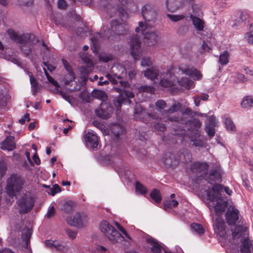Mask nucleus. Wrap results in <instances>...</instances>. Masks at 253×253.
I'll use <instances>...</instances> for the list:
<instances>
[{"label":"nucleus","mask_w":253,"mask_h":253,"mask_svg":"<svg viewBox=\"0 0 253 253\" xmlns=\"http://www.w3.org/2000/svg\"><path fill=\"white\" fill-rule=\"evenodd\" d=\"M68 249V247L65 244L57 241L54 250L64 252L67 251Z\"/></svg>","instance_id":"48"},{"label":"nucleus","mask_w":253,"mask_h":253,"mask_svg":"<svg viewBox=\"0 0 253 253\" xmlns=\"http://www.w3.org/2000/svg\"><path fill=\"white\" fill-rule=\"evenodd\" d=\"M115 225L118 228V229L124 234L126 236V237L128 239H130L129 235L127 233L126 231L124 229L123 226H122L118 222H115Z\"/></svg>","instance_id":"59"},{"label":"nucleus","mask_w":253,"mask_h":253,"mask_svg":"<svg viewBox=\"0 0 253 253\" xmlns=\"http://www.w3.org/2000/svg\"><path fill=\"white\" fill-rule=\"evenodd\" d=\"M209 166L206 163L196 162L191 164V171L195 172H203L204 174L205 172H207Z\"/></svg>","instance_id":"23"},{"label":"nucleus","mask_w":253,"mask_h":253,"mask_svg":"<svg viewBox=\"0 0 253 253\" xmlns=\"http://www.w3.org/2000/svg\"><path fill=\"white\" fill-rule=\"evenodd\" d=\"M111 29H108L104 30L103 33L101 34V36L108 39H111V35L113 34H117L118 35H123L127 32V29L126 25L123 23L119 22L116 20H112L111 22Z\"/></svg>","instance_id":"7"},{"label":"nucleus","mask_w":253,"mask_h":253,"mask_svg":"<svg viewBox=\"0 0 253 253\" xmlns=\"http://www.w3.org/2000/svg\"><path fill=\"white\" fill-rule=\"evenodd\" d=\"M154 127L156 129L161 132H164L166 129L165 125L161 123H157L155 124Z\"/></svg>","instance_id":"60"},{"label":"nucleus","mask_w":253,"mask_h":253,"mask_svg":"<svg viewBox=\"0 0 253 253\" xmlns=\"http://www.w3.org/2000/svg\"><path fill=\"white\" fill-rule=\"evenodd\" d=\"M202 177L207 182L212 185L221 180V175L219 171L215 169H210L209 173L207 172Z\"/></svg>","instance_id":"14"},{"label":"nucleus","mask_w":253,"mask_h":253,"mask_svg":"<svg viewBox=\"0 0 253 253\" xmlns=\"http://www.w3.org/2000/svg\"><path fill=\"white\" fill-rule=\"evenodd\" d=\"M159 75V70L156 67H152L144 71L145 77L153 81L157 79Z\"/></svg>","instance_id":"25"},{"label":"nucleus","mask_w":253,"mask_h":253,"mask_svg":"<svg viewBox=\"0 0 253 253\" xmlns=\"http://www.w3.org/2000/svg\"><path fill=\"white\" fill-rule=\"evenodd\" d=\"M201 48L202 51H201V53H204L206 52H209L211 50V48L209 46L206 42L203 41V44L201 45Z\"/></svg>","instance_id":"58"},{"label":"nucleus","mask_w":253,"mask_h":253,"mask_svg":"<svg viewBox=\"0 0 253 253\" xmlns=\"http://www.w3.org/2000/svg\"><path fill=\"white\" fill-rule=\"evenodd\" d=\"M202 78L203 75L200 71L194 67H191V79L194 81H200Z\"/></svg>","instance_id":"35"},{"label":"nucleus","mask_w":253,"mask_h":253,"mask_svg":"<svg viewBox=\"0 0 253 253\" xmlns=\"http://www.w3.org/2000/svg\"><path fill=\"white\" fill-rule=\"evenodd\" d=\"M189 2V0H167L166 8L170 12H175L182 9Z\"/></svg>","instance_id":"12"},{"label":"nucleus","mask_w":253,"mask_h":253,"mask_svg":"<svg viewBox=\"0 0 253 253\" xmlns=\"http://www.w3.org/2000/svg\"><path fill=\"white\" fill-rule=\"evenodd\" d=\"M191 230L193 232L201 235L205 232V229L203 226L199 223H193L191 224Z\"/></svg>","instance_id":"34"},{"label":"nucleus","mask_w":253,"mask_h":253,"mask_svg":"<svg viewBox=\"0 0 253 253\" xmlns=\"http://www.w3.org/2000/svg\"><path fill=\"white\" fill-rule=\"evenodd\" d=\"M125 102L126 98L123 97V94H120L119 96L115 98L114 100V105L118 110L121 107L122 104L125 103Z\"/></svg>","instance_id":"43"},{"label":"nucleus","mask_w":253,"mask_h":253,"mask_svg":"<svg viewBox=\"0 0 253 253\" xmlns=\"http://www.w3.org/2000/svg\"><path fill=\"white\" fill-rule=\"evenodd\" d=\"M226 129L228 131H235L236 126L232 120L227 115L222 117Z\"/></svg>","instance_id":"28"},{"label":"nucleus","mask_w":253,"mask_h":253,"mask_svg":"<svg viewBox=\"0 0 253 253\" xmlns=\"http://www.w3.org/2000/svg\"><path fill=\"white\" fill-rule=\"evenodd\" d=\"M211 190L210 189L205 190L208 199L211 201H217L220 195V192L222 190L223 186L220 184H212Z\"/></svg>","instance_id":"15"},{"label":"nucleus","mask_w":253,"mask_h":253,"mask_svg":"<svg viewBox=\"0 0 253 253\" xmlns=\"http://www.w3.org/2000/svg\"><path fill=\"white\" fill-rule=\"evenodd\" d=\"M247 228L243 226H236L232 231L233 238H240L246 234Z\"/></svg>","instance_id":"27"},{"label":"nucleus","mask_w":253,"mask_h":253,"mask_svg":"<svg viewBox=\"0 0 253 253\" xmlns=\"http://www.w3.org/2000/svg\"><path fill=\"white\" fill-rule=\"evenodd\" d=\"M149 116L145 109H144L140 105H136L134 112V119L135 120L143 121V118Z\"/></svg>","instance_id":"24"},{"label":"nucleus","mask_w":253,"mask_h":253,"mask_svg":"<svg viewBox=\"0 0 253 253\" xmlns=\"http://www.w3.org/2000/svg\"><path fill=\"white\" fill-rule=\"evenodd\" d=\"M168 17L173 22H177L180 21L184 18L187 19L188 17V14L186 13L179 15H173V14H167Z\"/></svg>","instance_id":"39"},{"label":"nucleus","mask_w":253,"mask_h":253,"mask_svg":"<svg viewBox=\"0 0 253 253\" xmlns=\"http://www.w3.org/2000/svg\"><path fill=\"white\" fill-rule=\"evenodd\" d=\"M193 0H191V7L193 10V15L200 17L203 16L201 7L199 5L195 3H192Z\"/></svg>","instance_id":"40"},{"label":"nucleus","mask_w":253,"mask_h":253,"mask_svg":"<svg viewBox=\"0 0 253 253\" xmlns=\"http://www.w3.org/2000/svg\"><path fill=\"white\" fill-rule=\"evenodd\" d=\"M121 5L127 9H130L134 7V3L133 0H118Z\"/></svg>","instance_id":"44"},{"label":"nucleus","mask_w":253,"mask_h":253,"mask_svg":"<svg viewBox=\"0 0 253 253\" xmlns=\"http://www.w3.org/2000/svg\"><path fill=\"white\" fill-rule=\"evenodd\" d=\"M99 228L105 237L113 243L117 242L123 238L121 234L106 220L102 221L100 223Z\"/></svg>","instance_id":"6"},{"label":"nucleus","mask_w":253,"mask_h":253,"mask_svg":"<svg viewBox=\"0 0 253 253\" xmlns=\"http://www.w3.org/2000/svg\"><path fill=\"white\" fill-rule=\"evenodd\" d=\"M229 53L227 51H224L220 53L219 57V63L222 65H227L229 62Z\"/></svg>","instance_id":"33"},{"label":"nucleus","mask_w":253,"mask_h":253,"mask_svg":"<svg viewBox=\"0 0 253 253\" xmlns=\"http://www.w3.org/2000/svg\"><path fill=\"white\" fill-rule=\"evenodd\" d=\"M194 116L200 117L205 116L204 114L191 110V141L196 147H204L205 146L206 139L201 135V131L199 128L202 126V123L199 120L194 118Z\"/></svg>","instance_id":"3"},{"label":"nucleus","mask_w":253,"mask_h":253,"mask_svg":"<svg viewBox=\"0 0 253 253\" xmlns=\"http://www.w3.org/2000/svg\"><path fill=\"white\" fill-rule=\"evenodd\" d=\"M249 19V15L246 12H242L240 14L239 19L236 20V21H238V23L240 22H245L246 23V22H248V20Z\"/></svg>","instance_id":"49"},{"label":"nucleus","mask_w":253,"mask_h":253,"mask_svg":"<svg viewBox=\"0 0 253 253\" xmlns=\"http://www.w3.org/2000/svg\"><path fill=\"white\" fill-rule=\"evenodd\" d=\"M141 14L146 22H154L157 19L158 11L153 4L146 3L141 8Z\"/></svg>","instance_id":"8"},{"label":"nucleus","mask_w":253,"mask_h":253,"mask_svg":"<svg viewBox=\"0 0 253 253\" xmlns=\"http://www.w3.org/2000/svg\"><path fill=\"white\" fill-rule=\"evenodd\" d=\"M187 24L181 25L177 30V33L179 35L183 36L187 34L189 31V21L186 19Z\"/></svg>","instance_id":"42"},{"label":"nucleus","mask_w":253,"mask_h":253,"mask_svg":"<svg viewBox=\"0 0 253 253\" xmlns=\"http://www.w3.org/2000/svg\"><path fill=\"white\" fill-rule=\"evenodd\" d=\"M191 21L193 27L197 31H203L205 28V22L203 19L199 16L193 15L191 14Z\"/></svg>","instance_id":"19"},{"label":"nucleus","mask_w":253,"mask_h":253,"mask_svg":"<svg viewBox=\"0 0 253 253\" xmlns=\"http://www.w3.org/2000/svg\"><path fill=\"white\" fill-rule=\"evenodd\" d=\"M190 68L188 66L171 67L165 73L161 75L160 84L165 87L175 85L176 82L186 88H190Z\"/></svg>","instance_id":"1"},{"label":"nucleus","mask_w":253,"mask_h":253,"mask_svg":"<svg viewBox=\"0 0 253 253\" xmlns=\"http://www.w3.org/2000/svg\"><path fill=\"white\" fill-rule=\"evenodd\" d=\"M1 148L3 150L12 151L16 147L14 137L12 136H7L4 141L1 143Z\"/></svg>","instance_id":"20"},{"label":"nucleus","mask_w":253,"mask_h":253,"mask_svg":"<svg viewBox=\"0 0 253 253\" xmlns=\"http://www.w3.org/2000/svg\"><path fill=\"white\" fill-rule=\"evenodd\" d=\"M25 184L24 177L17 174H12L7 180L6 192L11 197L15 196L20 193Z\"/></svg>","instance_id":"4"},{"label":"nucleus","mask_w":253,"mask_h":253,"mask_svg":"<svg viewBox=\"0 0 253 253\" xmlns=\"http://www.w3.org/2000/svg\"><path fill=\"white\" fill-rule=\"evenodd\" d=\"M86 218L84 214L76 212L74 216L67 217V221L72 226H81L85 221Z\"/></svg>","instance_id":"16"},{"label":"nucleus","mask_w":253,"mask_h":253,"mask_svg":"<svg viewBox=\"0 0 253 253\" xmlns=\"http://www.w3.org/2000/svg\"><path fill=\"white\" fill-rule=\"evenodd\" d=\"M50 191L48 192L52 196L55 195L57 193L61 191V189L59 186L57 184H55L52 188L49 189Z\"/></svg>","instance_id":"54"},{"label":"nucleus","mask_w":253,"mask_h":253,"mask_svg":"<svg viewBox=\"0 0 253 253\" xmlns=\"http://www.w3.org/2000/svg\"><path fill=\"white\" fill-rule=\"evenodd\" d=\"M84 138L88 147L93 150L97 147L98 138L96 134L93 131L88 130L87 132H85Z\"/></svg>","instance_id":"13"},{"label":"nucleus","mask_w":253,"mask_h":253,"mask_svg":"<svg viewBox=\"0 0 253 253\" xmlns=\"http://www.w3.org/2000/svg\"><path fill=\"white\" fill-rule=\"evenodd\" d=\"M151 198L157 204L160 203L162 197L160 191L157 189H153L150 194Z\"/></svg>","instance_id":"36"},{"label":"nucleus","mask_w":253,"mask_h":253,"mask_svg":"<svg viewBox=\"0 0 253 253\" xmlns=\"http://www.w3.org/2000/svg\"><path fill=\"white\" fill-rule=\"evenodd\" d=\"M139 27L135 28V32L138 33L140 31H141L142 35H143V32H145V29L147 28V26L144 25L143 22H139L138 23Z\"/></svg>","instance_id":"55"},{"label":"nucleus","mask_w":253,"mask_h":253,"mask_svg":"<svg viewBox=\"0 0 253 253\" xmlns=\"http://www.w3.org/2000/svg\"><path fill=\"white\" fill-rule=\"evenodd\" d=\"M95 113L97 117L103 119H107L111 117L113 109L109 103L102 102L100 107L95 110Z\"/></svg>","instance_id":"10"},{"label":"nucleus","mask_w":253,"mask_h":253,"mask_svg":"<svg viewBox=\"0 0 253 253\" xmlns=\"http://www.w3.org/2000/svg\"><path fill=\"white\" fill-rule=\"evenodd\" d=\"M213 226L215 231L218 232L220 235H223L225 233V223L223 219L220 216H218L215 219Z\"/></svg>","instance_id":"21"},{"label":"nucleus","mask_w":253,"mask_h":253,"mask_svg":"<svg viewBox=\"0 0 253 253\" xmlns=\"http://www.w3.org/2000/svg\"><path fill=\"white\" fill-rule=\"evenodd\" d=\"M143 36L145 42L149 46L155 45L158 41L159 35L156 32L146 31L143 32Z\"/></svg>","instance_id":"18"},{"label":"nucleus","mask_w":253,"mask_h":253,"mask_svg":"<svg viewBox=\"0 0 253 253\" xmlns=\"http://www.w3.org/2000/svg\"><path fill=\"white\" fill-rule=\"evenodd\" d=\"M73 206V203L72 202H67L64 204L62 210L66 212H69L72 210Z\"/></svg>","instance_id":"51"},{"label":"nucleus","mask_w":253,"mask_h":253,"mask_svg":"<svg viewBox=\"0 0 253 253\" xmlns=\"http://www.w3.org/2000/svg\"><path fill=\"white\" fill-rule=\"evenodd\" d=\"M6 32L11 40L20 44V49L26 57H28L31 60L36 58L37 54L32 47L39 41L35 35L26 33L20 35L12 29H8Z\"/></svg>","instance_id":"2"},{"label":"nucleus","mask_w":253,"mask_h":253,"mask_svg":"<svg viewBox=\"0 0 253 253\" xmlns=\"http://www.w3.org/2000/svg\"><path fill=\"white\" fill-rule=\"evenodd\" d=\"M209 95L207 93H202L200 95H196L194 97V102L195 105L198 107L200 105V101H207L209 99Z\"/></svg>","instance_id":"37"},{"label":"nucleus","mask_w":253,"mask_h":253,"mask_svg":"<svg viewBox=\"0 0 253 253\" xmlns=\"http://www.w3.org/2000/svg\"><path fill=\"white\" fill-rule=\"evenodd\" d=\"M34 205V201L32 197L24 195L18 201V206L20 208L21 213H27L32 210Z\"/></svg>","instance_id":"9"},{"label":"nucleus","mask_w":253,"mask_h":253,"mask_svg":"<svg viewBox=\"0 0 253 253\" xmlns=\"http://www.w3.org/2000/svg\"><path fill=\"white\" fill-rule=\"evenodd\" d=\"M6 170V165L3 161H0V176H3Z\"/></svg>","instance_id":"56"},{"label":"nucleus","mask_w":253,"mask_h":253,"mask_svg":"<svg viewBox=\"0 0 253 253\" xmlns=\"http://www.w3.org/2000/svg\"><path fill=\"white\" fill-rule=\"evenodd\" d=\"M142 66L150 67L152 65V61L149 57H143L141 62Z\"/></svg>","instance_id":"53"},{"label":"nucleus","mask_w":253,"mask_h":253,"mask_svg":"<svg viewBox=\"0 0 253 253\" xmlns=\"http://www.w3.org/2000/svg\"><path fill=\"white\" fill-rule=\"evenodd\" d=\"M57 241L52 240H46L45 242V245L46 247L50 248L52 250H54L56 246Z\"/></svg>","instance_id":"57"},{"label":"nucleus","mask_w":253,"mask_h":253,"mask_svg":"<svg viewBox=\"0 0 253 253\" xmlns=\"http://www.w3.org/2000/svg\"><path fill=\"white\" fill-rule=\"evenodd\" d=\"M181 108L179 103H174L169 110H167V113H172L179 111Z\"/></svg>","instance_id":"52"},{"label":"nucleus","mask_w":253,"mask_h":253,"mask_svg":"<svg viewBox=\"0 0 253 253\" xmlns=\"http://www.w3.org/2000/svg\"><path fill=\"white\" fill-rule=\"evenodd\" d=\"M206 131L210 138L213 137L215 132V129L211 126L208 127L206 129Z\"/></svg>","instance_id":"63"},{"label":"nucleus","mask_w":253,"mask_h":253,"mask_svg":"<svg viewBox=\"0 0 253 253\" xmlns=\"http://www.w3.org/2000/svg\"><path fill=\"white\" fill-rule=\"evenodd\" d=\"M139 92H146L150 93H154L155 89L153 87L148 85L141 86L139 88Z\"/></svg>","instance_id":"50"},{"label":"nucleus","mask_w":253,"mask_h":253,"mask_svg":"<svg viewBox=\"0 0 253 253\" xmlns=\"http://www.w3.org/2000/svg\"><path fill=\"white\" fill-rule=\"evenodd\" d=\"M178 202L175 200H170L169 198L165 199L163 202V209L166 211H169L173 208L177 207Z\"/></svg>","instance_id":"26"},{"label":"nucleus","mask_w":253,"mask_h":253,"mask_svg":"<svg viewBox=\"0 0 253 253\" xmlns=\"http://www.w3.org/2000/svg\"><path fill=\"white\" fill-rule=\"evenodd\" d=\"M225 219L228 225H234L239 219V211L235 208L228 209L225 213Z\"/></svg>","instance_id":"17"},{"label":"nucleus","mask_w":253,"mask_h":253,"mask_svg":"<svg viewBox=\"0 0 253 253\" xmlns=\"http://www.w3.org/2000/svg\"><path fill=\"white\" fill-rule=\"evenodd\" d=\"M80 57L82 61L86 64L88 68L93 67V65L89 55L83 53L81 54Z\"/></svg>","instance_id":"38"},{"label":"nucleus","mask_w":253,"mask_h":253,"mask_svg":"<svg viewBox=\"0 0 253 253\" xmlns=\"http://www.w3.org/2000/svg\"><path fill=\"white\" fill-rule=\"evenodd\" d=\"M146 241L152 245L151 251L153 253H160L161 252V246L152 237H148Z\"/></svg>","instance_id":"29"},{"label":"nucleus","mask_w":253,"mask_h":253,"mask_svg":"<svg viewBox=\"0 0 253 253\" xmlns=\"http://www.w3.org/2000/svg\"><path fill=\"white\" fill-rule=\"evenodd\" d=\"M92 125L93 126L98 128L101 132H102L104 135H106L107 133V130L105 127V126L102 124L100 123L98 121H93L92 122Z\"/></svg>","instance_id":"45"},{"label":"nucleus","mask_w":253,"mask_h":253,"mask_svg":"<svg viewBox=\"0 0 253 253\" xmlns=\"http://www.w3.org/2000/svg\"><path fill=\"white\" fill-rule=\"evenodd\" d=\"M242 107L246 109H249L253 107V98L251 96H246L244 97L242 102Z\"/></svg>","instance_id":"32"},{"label":"nucleus","mask_w":253,"mask_h":253,"mask_svg":"<svg viewBox=\"0 0 253 253\" xmlns=\"http://www.w3.org/2000/svg\"><path fill=\"white\" fill-rule=\"evenodd\" d=\"M66 232L72 239H75L76 237L77 232L75 231H73L70 229H66Z\"/></svg>","instance_id":"64"},{"label":"nucleus","mask_w":253,"mask_h":253,"mask_svg":"<svg viewBox=\"0 0 253 253\" xmlns=\"http://www.w3.org/2000/svg\"><path fill=\"white\" fill-rule=\"evenodd\" d=\"M91 95L92 97L96 99L102 100V102H105V101L107 99V95L106 93L104 91L101 90H93L91 93Z\"/></svg>","instance_id":"31"},{"label":"nucleus","mask_w":253,"mask_h":253,"mask_svg":"<svg viewBox=\"0 0 253 253\" xmlns=\"http://www.w3.org/2000/svg\"><path fill=\"white\" fill-rule=\"evenodd\" d=\"M98 58L100 61L104 62H107L113 59V56L111 55L106 53L100 54Z\"/></svg>","instance_id":"47"},{"label":"nucleus","mask_w":253,"mask_h":253,"mask_svg":"<svg viewBox=\"0 0 253 253\" xmlns=\"http://www.w3.org/2000/svg\"><path fill=\"white\" fill-rule=\"evenodd\" d=\"M227 207L226 202H217L214 206V210L216 214L218 216H220L225 211Z\"/></svg>","instance_id":"30"},{"label":"nucleus","mask_w":253,"mask_h":253,"mask_svg":"<svg viewBox=\"0 0 253 253\" xmlns=\"http://www.w3.org/2000/svg\"><path fill=\"white\" fill-rule=\"evenodd\" d=\"M242 244L240 247L241 253H251L253 243L248 237H246L241 240Z\"/></svg>","instance_id":"22"},{"label":"nucleus","mask_w":253,"mask_h":253,"mask_svg":"<svg viewBox=\"0 0 253 253\" xmlns=\"http://www.w3.org/2000/svg\"><path fill=\"white\" fill-rule=\"evenodd\" d=\"M106 77L113 84H117L118 82L120 83L121 86L120 87H114V90L116 92H119L120 94H123V97H125L126 98V101L127 100L129 103H130V101L128 100V99L133 98L134 97V94L132 92L126 90V88L129 86L128 82L126 81H122L121 80V77L120 76H117L116 74H107L106 75Z\"/></svg>","instance_id":"5"},{"label":"nucleus","mask_w":253,"mask_h":253,"mask_svg":"<svg viewBox=\"0 0 253 253\" xmlns=\"http://www.w3.org/2000/svg\"><path fill=\"white\" fill-rule=\"evenodd\" d=\"M55 210L53 206L50 207L46 214H45V217L49 219L51 217L53 216L55 213Z\"/></svg>","instance_id":"61"},{"label":"nucleus","mask_w":253,"mask_h":253,"mask_svg":"<svg viewBox=\"0 0 253 253\" xmlns=\"http://www.w3.org/2000/svg\"><path fill=\"white\" fill-rule=\"evenodd\" d=\"M32 233V231L30 228H28L25 231L24 230L23 231L22 238L23 240L25 242L27 246L28 245Z\"/></svg>","instance_id":"41"},{"label":"nucleus","mask_w":253,"mask_h":253,"mask_svg":"<svg viewBox=\"0 0 253 253\" xmlns=\"http://www.w3.org/2000/svg\"><path fill=\"white\" fill-rule=\"evenodd\" d=\"M156 106L159 109H163L166 106V102L163 100H159L155 103Z\"/></svg>","instance_id":"62"},{"label":"nucleus","mask_w":253,"mask_h":253,"mask_svg":"<svg viewBox=\"0 0 253 253\" xmlns=\"http://www.w3.org/2000/svg\"><path fill=\"white\" fill-rule=\"evenodd\" d=\"M135 189L141 194H145L147 193L148 191L146 187L142 185L139 181L136 182Z\"/></svg>","instance_id":"46"},{"label":"nucleus","mask_w":253,"mask_h":253,"mask_svg":"<svg viewBox=\"0 0 253 253\" xmlns=\"http://www.w3.org/2000/svg\"><path fill=\"white\" fill-rule=\"evenodd\" d=\"M130 53L135 60L139 58L141 52L140 39L137 35H133L130 39Z\"/></svg>","instance_id":"11"}]
</instances>
